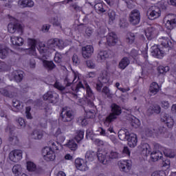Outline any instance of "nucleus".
Returning a JSON list of instances; mask_svg holds the SVG:
<instances>
[{
  "mask_svg": "<svg viewBox=\"0 0 176 176\" xmlns=\"http://www.w3.org/2000/svg\"><path fill=\"white\" fill-rule=\"evenodd\" d=\"M78 77L74 75L73 78H71L69 76H67L64 80L65 87L61 85L60 82H55L54 85V87L60 90V91H64V93H70V94H73V96H76V93L79 91V89H85L86 90V98H87V105L84 107V111L85 112V118L87 119H91L96 116V111L89 108H94V100H96V96L94 95V91L91 89V87L87 83V82H84V85L81 82H79L77 86H72L69 88L71 85L73 83H76V80Z\"/></svg>",
  "mask_w": 176,
  "mask_h": 176,
  "instance_id": "1",
  "label": "nucleus"
},
{
  "mask_svg": "<svg viewBox=\"0 0 176 176\" xmlns=\"http://www.w3.org/2000/svg\"><path fill=\"white\" fill-rule=\"evenodd\" d=\"M118 138L121 141H128L130 148H135L138 139L137 135L131 133L127 129H120L118 131Z\"/></svg>",
  "mask_w": 176,
  "mask_h": 176,
  "instance_id": "2",
  "label": "nucleus"
},
{
  "mask_svg": "<svg viewBox=\"0 0 176 176\" xmlns=\"http://www.w3.org/2000/svg\"><path fill=\"white\" fill-rule=\"evenodd\" d=\"M111 112L104 120V124L106 127H109L111 123L118 119V116L122 114V107L116 103L111 105Z\"/></svg>",
  "mask_w": 176,
  "mask_h": 176,
  "instance_id": "3",
  "label": "nucleus"
},
{
  "mask_svg": "<svg viewBox=\"0 0 176 176\" xmlns=\"http://www.w3.org/2000/svg\"><path fill=\"white\" fill-rule=\"evenodd\" d=\"M141 151L145 156L151 155L153 162H157L159 159L162 160L163 158V153H162L159 150L152 152V148H151V146H149L148 143L142 144Z\"/></svg>",
  "mask_w": 176,
  "mask_h": 176,
  "instance_id": "4",
  "label": "nucleus"
},
{
  "mask_svg": "<svg viewBox=\"0 0 176 176\" xmlns=\"http://www.w3.org/2000/svg\"><path fill=\"white\" fill-rule=\"evenodd\" d=\"M75 118V116L74 114V111L72 110H68L67 107H63L62 109V111L60 113L59 120L62 122H64V123H69L68 126L72 127V120H74V118Z\"/></svg>",
  "mask_w": 176,
  "mask_h": 176,
  "instance_id": "5",
  "label": "nucleus"
},
{
  "mask_svg": "<svg viewBox=\"0 0 176 176\" xmlns=\"http://www.w3.org/2000/svg\"><path fill=\"white\" fill-rule=\"evenodd\" d=\"M129 21L132 25H137L141 21V12L138 10H133L129 14Z\"/></svg>",
  "mask_w": 176,
  "mask_h": 176,
  "instance_id": "6",
  "label": "nucleus"
},
{
  "mask_svg": "<svg viewBox=\"0 0 176 176\" xmlns=\"http://www.w3.org/2000/svg\"><path fill=\"white\" fill-rule=\"evenodd\" d=\"M8 31L10 34L16 32L19 35H23V25L17 22H11L8 25Z\"/></svg>",
  "mask_w": 176,
  "mask_h": 176,
  "instance_id": "7",
  "label": "nucleus"
},
{
  "mask_svg": "<svg viewBox=\"0 0 176 176\" xmlns=\"http://www.w3.org/2000/svg\"><path fill=\"white\" fill-rule=\"evenodd\" d=\"M162 14L160 8L157 6H152L147 12V16L149 20H155L159 19Z\"/></svg>",
  "mask_w": 176,
  "mask_h": 176,
  "instance_id": "8",
  "label": "nucleus"
},
{
  "mask_svg": "<svg viewBox=\"0 0 176 176\" xmlns=\"http://www.w3.org/2000/svg\"><path fill=\"white\" fill-rule=\"evenodd\" d=\"M23 159V151L21 150H14L9 153V160L14 163H17Z\"/></svg>",
  "mask_w": 176,
  "mask_h": 176,
  "instance_id": "9",
  "label": "nucleus"
},
{
  "mask_svg": "<svg viewBox=\"0 0 176 176\" xmlns=\"http://www.w3.org/2000/svg\"><path fill=\"white\" fill-rule=\"evenodd\" d=\"M43 98L45 101H47L48 100L51 104H56V102H58V94L54 92H47L43 95Z\"/></svg>",
  "mask_w": 176,
  "mask_h": 176,
  "instance_id": "10",
  "label": "nucleus"
},
{
  "mask_svg": "<svg viewBox=\"0 0 176 176\" xmlns=\"http://www.w3.org/2000/svg\"><path fill=\"white\" fill-rule=\"evenodd\" d=\"M43 156L45 160H53L56 159V155H54V151L52 147L46 146L43 149L42 151Z\"/></svg>",
  "mask_w": 176,
  "mask_h": 176,
  "instance_id": "11",
  "label": "nucleus"
},
{
  "mask_svg": "<svg viewBox=\"0 0 176 176\" xmlns=\"http://www.w3.org/2000/svg\"><path fill=\"white\" fill-rule=\"evenodd\" d=\"M15 91L16 88L11 86L0 89V94L6 97H9V98H13L14 97Z\"/></svg>",
  "mask_w": 176,
  "mask_h": 176,
  "instance_id": "12",
  "label": "nucleus"
},
{
  "mask_svg": "<svg viewBox=\"0 0 176 176\" xmlns=\"http://www.w3.org/2000/svg\"><path fill=\"white\" fill-rule=\"evenodd\" d=\"M118 164L119 169L123 173H129L131 170V162L129 160L119 161Z\"/></svg>",
  "mask_w": 176,
  "mask_h": 176,
  "instance_id": "13",
  "label": "nucleus"
},
{
  "mask_svg": "<svg viewBox=\"0 0 176 176\" xmlns=\"http://www.w3.org/2000/svg\"><path fill=\"white\" fill-rule=\"evenodd\" d=\"M23 78H24V72L21 70H15L10 76V80H14L17 83H20L23 80Z\"/></svg>",
  "mask_w": 176,
  "mask_h": 176,
  "instance_id": "14",
  "label": "nucleus"
},
{
  "mask_svg": "<svg viewBox=\"0 0 176 176\" xmlns=\"http://www.w3.org/2000/svg\"><path fill=\"white\" fill-rule=\"evenodd\" d=\"M106 40L107 42L105 43V45L107 46H115L118 41V36L113 32L109 33L106 36Z\"/></svg>",
  "mask_w": 176,
  "mask_h": 176,
  "instance_id": "15",
  "label": "nucleus"
},
{
  "mask_svg": "<svg viewBox=\"0 0 176 176\" xmlns=\"http://www.w3.org/2000/svg\"><path fill=\"white\" fill-rule=\"evenodd\" d=\"M161 122L166 123V125L168 129H173L174 126V119L167 113H163L161 116Z\"/></svg>",
  "mask_w": 176,
  "mask_h": 176,
  "instance_id": "16",
  "label": "nucleus"
},
{
  "mask_svg": "<svg viewBox=\"0 0 176 176\" xmlns=\"http://www.w3.org/2000/svg\"><path fill=\"white\" fill-rule=\"evenodd\" d=\"M94 53V48L91 45H87L82 47V54L84 58H90Z\"/></svg>",
  "mask_w": 176,
  "mask_h": 176,
  "instance_id": "17",
  "label": "nucleus"
},
{
  "mask_svg": "<svg viewBox=\"0 0 176 176\" xmlns=\"http://www.w3.org/2000/svg\"><path fill=\"white\" fill-rule=\"evenodd\" d=\"M28 45L30 46V48L28 49V53L30 54V56H36V41L32 38H28Z\"/></svg>",
  "mask_w": 176,
  "mask_h": 176,
  "instance_id": "18",
  "label": "nucleus"
},
{
  "mask_svg": "<svg viewBox=\"0 0 176 176\" xmlns=\"http://www.w3.org/2000/svg\"><path fill=\"white\" fill-rule=\"evenodd\" d=\"M151 49V54L153 57H155L156 58H163L164 56V51L160 50L159 46L154 45Z\"/></svg>",
  "mask_w": 176,
  "mask_h": 176,
  "instance_id": "19",
  "label": "nucleus"
},
{
  "mask_svg": "<svg viewBox=\"0 0 176 176\" xmlns=\"http://www.w3.org/2000/svg\"><path fill=\"white\" fill-rule=\"evenodd\" d=\"M109 54H111V51L101 50L99 52L97 56V60L100 63H104L107 58H109Z\"/></svg>",
  "mask_w": 176,
  "mask_h": 176,
  "instance_id": "20",
  "label": "nucleus"
},
{
  "mask_svg": "<svg viewBox=\"0 0 176 176\" xmlns=\"http://www.w3.org/2000/svg\"><path fill=\"white\" fill-rule=\"evenodd\" d=\"M34 1L32 0H19L18 6L20 8H34Z\"/></svg>",
  "mask_w": 176,
  "mask_h": 176,
  "instance_id": "21",
  "label": "nucleus"
},
{
  "mask_svg": "<svg viewBox=\"0 0 176 176\" xmlns=\"http://www.w3.org/2000/svg\"><path fill=\"white\" fill-rule=\"evenodd\" d=\"M161 45L163 46V47L167 48V47H173L174 46V41H170L168 37H162L160 38Z\"/></svg>",
  "mask_w": 176,
  "mask_h": 176,
  "instance_id": "22",
  "label": "nucleus"
},
{
  "mask_svg": "<svg viewBox=\"0 0 176 176\" xmlns=\"http://www.w3.org/2000/svg\"><path fill=\"white\" fill-rule=\"evenodd\" d=\"M159 90H160V87L159 86V84L156 82H153L151 84L149 91L151 96H155V94H157L159 93Z\"/></svg>",
  "mask_w": 176,
  "mask_h": 176,
  "instance_id": "23",
  "label": "nucleus"
},
{
  "mask_svg": "<svg viewBox=\"0 0 176 176\" xmlns=\"http://www.w3.org/2000/svg\"><path fill=\"white\" fill-rule=\"evenodd\" d=\"M110 76L109 73L107 71H102L100 74V76L99 77V82H101V83H108L109 82Z\"/></svg>",
  "mask_w": 176,
  "mask_h": 176,
  "instance_id": "24",
  "label": "nucleus"
},
{
  "mask_svg": "<svg viewBox=\"0 0 176 176\" xmlns=\"http://www.w3.org/2000/svg\"><path fill=\"white\" fill-rule=\"evenodd\" d=\"M11 43L14 46H23L24 43V40L20 36H11Z\"/></svg>",
  "mask_w": 176,
  "mask_h": 176,
  "instance_id": "25",
  "label": "nucleus"
},
{
  "mask_svg": "<svg viewBox=\"0 0 176 176\" xmlns=\"http://www.w3.org/2000/svg\"><path fill=\"white\" fill-rule=\"evenodd\" d=\"M9 52H10L9 48L0 44V58H6L9 56Z\"/></svg>",
  "mask_w": 176,
  "mask_h": 176,
  "instance_id": "26",
  "label": "nucleus"
},
{
  "mask_svg": "<svg viewBox=\"0 0 176 176\" xmlns=\"http://www.w3.org/2000/svg\"><path fill=\"white\" fill-rule=\"evenodd\" d=\"M96 157H98V160H99L100 163H102V164H107L108 162H109L108 154L105 155L99 153L96 154Z\"/></svg>",
  "mask_w": 176,
  "mask_h": 176,
  "instance_id": "27",
  "label": "nucleus"
},
{
  "mask_svg": "<svg viewBox=\"0 0 176 176\" xmlns=\"http://www.w3.org/2000/svg\"><path fill=\"white\" fill-rule=\"evenodd\" d=\"M135 38H137L136 33L128 32L126 34V42L129 45H133L135 42Z\"/></svg>",
  "mask_w": 176,
  "mask_h": 176,
  "instance_id": "28",
  "label": "nucleus"
},
{
  "mask_svg": "<svg viewBox=\"0 0 176 176\" xmlns=\"http://www.w3.org/2000/svg\"><path fill=\"white\" fill-rule=\"evenodd\" d=\"M129 65H130V59L127 57H124L119 63V68H120V69H126V68L127 67H129Z\"/></svg>",
  "mask_w": 176,
  "mask_h": 176,
  "instance_id": "29",
  "label": "nucleus"
},
{
  "mask_svg": "<svg viewBox=\"0 0 176 176\" xmlns=\"http://www.w3.org/2000/svg\"><path fill=\"white\" fill-rule=\"evenodd\" d=\"M85 138V131L84 130H77L76 131L74 140L76 142L79 143Z\"/></svg>",
  "mask_w": 176,
  "mask_h": 176,
  "instance_id": "30",
  "label": "nucleus"
},
{
  "mask_svg": "<svg viewBox=\"0 0 176 176\" xmlns=\"http://www.w3.org/2000/svg\"><path fill=\"white\" fill-rule=\"evenodd\" d=\"M97 157V153L93 151H87L85 154V159L88 160V162H93L94 161V159Z\"/></svg>",
  "mask_w": 176,
  "mask_h": 176,
  "instance_id": "31",
  "label": "nucleus"
},
{
  "mask_svg": "<svg viewBox=\"0 0 176 176\" xmlns=\"http://www.w3.org/2000/svg\"><path fill=\"white\" fill-rule=\"evenodd\" d=\"M107 15L109 17V22L111 24L113 23L114 21L116 20V17L118 16V15L116 14V12L111 9H109L107 11Z\"/></svg>",
  "mask_w": 176,
  "mask_h": 176,
  "instance_id": "32",
  "label": "nucleus"
},
{
  "mask_svg": "<svg viewBox=\"0 0 176 176\" xmlns=\"http://www.w3.org/2000/svg\"><path fill=\"white\" fill-rule=\"evenodd\" d=\"M43 67L47 69L48 71H52V69H54L56 68V65L53 61H49V60H43Z\"/></svg>",
  "mask_w": 176,
  "mask_h": 176,
  "instance_id": "33",
  "label": "nucleus"
},
{
  "mask_svg": "<svg viewBox=\"0 0 176 176\" xmlns=\"http://www.w3.org/2000/svg\"><path fill=\"white\" fill-rule=\"evenodd\" d=\"M65 146H67V148H69L70 151H76V149H78V144L75 142L74 139L69 140L68 142L65 144Z\"/></svg>",
  "mask_w": 176,
  "mask_h": 176,
  "instance_id": "34",
  "label": "nucleus"
},
{
  "mask_svg": "<svg viewBox=\"0 0 176 176\" xmlns=\"http://www.w3.org/2000/svg\"><path fill=\"white\" fill-rule=\"evenodd\" d=\"M107 156L111 160V159H120L122 157V154L119 153L117 151L112 150L110 153L107 154Z\"/></svg>",
  "mask_w": 176,
  "mask_h": 176,
  "instance_id": "35",
  "label": "nucleus"
},
{
  "mask_svg": "<svg viewBox=\"0 0 176 176\" xmlns=\"http://www.w3.org/2000/svg\"><path fill=\"white\" fill-rule=\"evenodd\" d=\"M167 132V128L164 126H160L157 129H154L153 133L157 135H163Z\"/></svg>",
  "mask_w": 176,
  "mask_h": 176,
  "instance_id": "36",
  "label": "nucleus"
},
{
  "mask_svg": "<svg viewBox=\"0 0 176 176\" xmlns=\"http://www.w3.org/2000/svg\"><path fill=\"white\" fill-rule=\"evenodd\" d=\"M12 105H13V107L11 109L14 112H19L21 109V104L19 100H13Z\"/></svg>",
  "mask_w": 176,
  "mask_h": 176,
  "instance_id": "37",
  "label": "nucleus"
},
{
  "mask_svg": "<svg viewBox=\"0 0 176 176\" xmlns=\"http://www.w3.org/2000/svg\"><path fill=\"white\" fill-rule=\"evenodd\" d=\"M153 34H155V29L152 27L148 28L145 31V35L148 41L153 38Z\"/></svg>",
  "mask_w": 176,
  "mask_h": 176,
  "instance_id": "38",
  "label": "nucleus"
},
{
  "mask_svg": "<svg viewBox=\"0 0 176 176\" xmlns=\"http://www.w3.org/2000/svg\"><path fill=\"white\" fill-rule=\"evenodd\" d=\"M175 25H176V17L173 19L168 20L165 24V27L167 30H173Z\"/></svg>",
  "mask_w": 176,
  "mask_h": 176,
  "instance_id": "39",
  "label": "nucleus"
},
{
  "mask_svg": "<svg viewBox=\"0 0 176 176\" xmlns=\"http://www.w3.org/2000/svg\"><path fill=\"white\" fill-rule=\"evenodd\" d=\"M164 153L166 157H170V159H173V157L176 156L175 151L170 148H165Z\"/></svg>",
  "mask_w": 176,
  "mask_h": 176,
  "instance_id": "40",
  "label": "nucleus"
},
{
  "mask_svg": "<svg viewBox=\"0 0 176 176\" xmlns=\"http://www.w3.org/2000/svg\"><path fill=\"white\" fill-rule=\"evenodd\" d=\"M22 170L23 168H21V165L20 164H16L12 167V173L16 176L20 175V174H21Z\"/></svg>",
  "mask_w": 176,
  "mask_h": 176,
  "instance_id": "41",
  "label": "nucleus"
},
{
  "mask_svg": "<svg viewBox=\"0 0 176 176\" xmlns=\"http://www.w3.org/2000/svg\"><path fill=\"white\" fill-rule=\"evenodd\" d=\"M94 9L98 13H105V9L102 3H98L94 5Z\"/></svg>",
  "mask_w": 176,
  "mask_h": 176,
  "instance_id": "42",
  "label": "nucleus"
},
{
  "mask_svg": "<svg viewBox=\"0 0 176 176\" xmlns=\"http://www.w3.org/2000/svg\"><path fill=\"white\" fill-rule=\"evenodd\" d=\"M32 137L34 138V140H41L42 137H43V134L41 131L35 130L33 131Z\"/></svg>",
  "mask_w": 176,
  "mask_h": 176,
  "instance_id": "43",
  "label": "nucleus"
},
{
  "mask_svg": "<svg viewBox=\"0 0 176 176\" xmlns=\"http://www.w3.org/2000/svg\"><path fill=\"white\" fill-rule=\"evenodd\" d=\"M57 38H52L47 41V46L49 49H53V47H57Z\"/></svg>",
  "mask_w": 176,
  "mask_h": 176,
  "instance_id": "44",
  "label": "nucleus"
},
{
  "mask_svg": "<svg viewBox=\"0 0 176 176\" xmlns=\"http://www.w3.org/2000/svg\"><path fill=\"white\" fill-rule=\"evenodd\" d=\"M38 50L41 53V54H45V53L47 52V47H46V45H45V43H39Z\"/></svg>",
  "mask_w": 176,
  "mask_h": 176,
  "instance_id": "45",
  "label": "nucleus"
},
{
  "mask_svg": "<svg viewBox=\"0 0 176 176\" xmlns=\"http://www.w3.org/2000/svg\"><path fill=\"white\" fill-rule=\"evenodd\" d=\"M159 74H166L170 71V67L168 66H159L157 67Z\"/></svg>",
  "mask_w": 176,
  "mask_h": 176,
  "instance_id": "46",
  "label": "nucleus"
},
{
  "mask_svg": "<svg viewBox=\"0 0 176 176\" xmlns=\"http://www.w3.org/2000/svg\"><path fill=\"white\" fill-rule=\"evenodd\" d=\"M27 170H28V171H35V170H36V165H35V164H34V162H27Z\"/></svg>",
  "mask_w": 176,
  "mask_h": 176,
  "instance_id": "47",
  "label": "nucleus"
},
{
  "mask_svg": "<svg viewBox=\"0 0 176 176\" xmlns=\"http://www.w3.org/2000/svg\"><path fill=\"white\" fill-rule=\"evenodd\" d=\"M78 170H80V171H87L89 170V167L87 166V164L84 160L82 161V164L76 167Z\"/></svg>",
  "mask_w": 176,
  "mask_h": 176,
  "instance_id": "48",
  "label": "nucleus"
},
{
  "mask_svg": "<svg viewBox=\"0 0 176 176\" xmlns=\"http://www.w3.org/2000/svg\"><path fill=\"white\" fill-rule=\"evenodd\" d=\"M9 142L11 145H17L19 144V138L16 135H11L9 138Z\"/></svg>",
  "mask_w": 176,
  "mask_h": 176,
  "instance_id": "49",
  "label": "nucleus"
},
{
  "mask_svg": "<svg viewBox=\"0 0 176 176\" xmlns=\"http://www.w3.org/2000/svg\"><path fill=\"white\" fill-rule=\"evenodd\" d=\"M131 124L132 127H135V129H137V127H138L140 124V120H138V118H135V117H133V118H132V120L131 122Z\"/></svg>",
  "mask_w": 176,
  "mask_h": 176,
  "instance_id": "50",
  "label": "nucleus"
},
{
  "mask_svg": "<svg viewBox=\"0 0 176 176\" xmlns=\"http://www.w3.org/2000/svg\"><path fill=\"white\" fill-rule=\"evenodd\" d=\"M150 107H151V108L153 109V111L154 112V113H157V115H159V113L162 112V108L158 104H153Z\"/></svg>",
  "mask_w": 176,
  "mask_h": 176,
  "instance_id": "51",
  "label": "nucleus"
},
{
  "mask_svg": "<svg viewBox=\"0 0 176 176\" xmlns=\"http://www.w3.org/2000/svg\"><path fill=\"white\" fill-rule=\"evenodd\" d=\"M60 128H58L56 131V135H60V134H64L65 133V128L59 122Z\"/></svg>",
  "mask_w": 176,
  "mask_h": 176,
  "instance_id": "52",
  "label": "nucleus"
},
{
  "mask_svg": "<svg viewBox=\"0 0 176 176\" xmlns=\"http://www.w3.org/2000/svg\"><path fill=\"white\" fill-rule=\"evenodd\" d=\"M72 61L74 65H79V64H80V59H79L76 54L73 55Z\"/></svg>",
  "mask_w": 176,
  "mask_h": 176,
  "instance_id": "53",
  "label": "nucleus"
},
{
  "mask_svg": "<svg viewBox=\"0 0 176 176\" xmlns=\"http://www.w3.org/2000/svg\"><path fill=\"white\" fill-rule=\"evenodd\" d=\"M86 64L87 67L91 69H94V68H96V63H94L91 60H87Z\"/></svg>",
  "mask_w": 176,
  "mask_h": 176,
  "instance_id": "54",
  "label": "nucleus"
},
{
  "mask_svg": "<svg viewBox=\"0 0 176 176\" xmlns=\"http://www.w3.org/2000/svg\"><path fill=\"white\" fill-rule=\"evenodd\" d=\"M97 131H98L100 135H102L103 137H108V132L105 131L103 128H98Z\"/></svg>",
  "mask_w": 176,
  "mask_h": 176,
  "instance_id": "55",
  "label": "nucleus"
},
{
  "mask_svg": "<svg viewBox=\"0 0 176 176\" xmlns=\"http://www.w3.org/2000/svg\"><path fill=\"white\" fill-rule=\"evenodd\" d=\"M56 41H58L56 43V47H58V49H64V47L65 46L64 45V41L63 40H60L58 38H56Z\"/></svg>",
  "mask_w": 176,
  "mask_h": 176,
  "instance_id": "56",
  "label": "nucleus"
},
{
  "mask_svg": "<svg viewBox=\"0 0 176 176\" xmlns=\"http://www.w3.org/2000/svg\"><path fill=\"white\" fill-rule=\"evenodd\" d=\"M16 122L19 127H25V121H24V119L19 118Z\"/></svg>",
  "mask_w": 176,
  "mask_h": 176,
  "instance_id": "57",
  "label": "nucleus"
},
{
  "mask_svg": "<svg viewBox=\"0 0 176 176\" xmlns=\"http://www.w3.org/2000/svg\"><path fill=\"white\" fill-rule=\"evenodd\" d=\"M61 60H63V56L60 54V53H56L54 56V61L56 63H61Z\"/></svg>",
  "mask_w": 176,
  "mask_h": 176,
  "instance_id": "58",
  "label": "nucleus"
},
{
  "mask_svg": "<svg viewBox=\"0 0 176 176\" xmlns=\"http://www.w3.org/2000/svg\"><path fill=\"white\" fill-rule=\"evenodd\" d=\"M161 106L164 109H168V108H170V103L167 100H163L161 102Z\"/></svg>",
  "mask_w": 176,
  "mask_h": 176,
  "instance_id": "59",
  "label": "nucleus"
},
{
  "mask_svg": "<svg viewBox=\"0 0 176 176\" xmlns=\"http://www.w3.org/2000/svg\"><path fill=\"white\" fill-rule=\"evenodd\" d=\"M31 107H28L25 109V115H26V118L28 119H32V117L31 116Z\"/></svg>",
  "mask_w": 176,
  "mask_h": 176,
  "instance_id": "60",
  "label": "nucleus"
},
{
  "mask_svg": "<svg viewBox=\"0 0 176 176\" xmlns=\"http://www.w3.org/2000/svg\"><path fill=\"white\" fill-rule=\"evenodd\" d=\"M93 34V29H91V28H87L85 30V36H87L88 38L89 36H91Z\"/></svg>",
  "mask_w": 176,
  "mask_h": 176,
  "instance_id": "61",
  "label": "nucleus"
},
{
  "mask_svg": "<svg viewBox=\"0 0 176 176\" xmlns=\"http://www.w3.org/2000/svg\"><path fill=\"white\" fill-rule=\"evenodd\" d=\"M151 176H166L164 171H155L151 174Z\"/></svg>",
  "mask_w": 176,
  "mask_h": 176,
  "instance_id": "62",
  "label": "nucleus"
},
{
  "mask_svg": "<svg viewBox=\"0 0 176 176\" xmlns=\"http://www.w3.org/2000/svg\"><path fill=\"white\" fill-rule=\"evenodd\" d=\"M83 161L84 160L80 159V158H77L75 160V164H76V167H78V166H80L83 164Z\"/></svg>",
  "mask_w": 176,
  "mask_h": 176,
  "instance_id": "63",
  "label": "nucleus"
},
{
  "mask_svg": "<svg viewBox=\"0 0 176 176\" xmlns=\"http://www.w3.org/2000/svg\"><path fill=\"white\" fill-rule=\"evenodd\" d=\"M153 109L151 108V107L150 106L149 108L146 111V116H152V115L155 113Z\"/></svg>",
  "mask_w": 176,
  "mask_h": 176,
  "instance_id": "64",
  "label": "nucleus"
}]
</instances>
